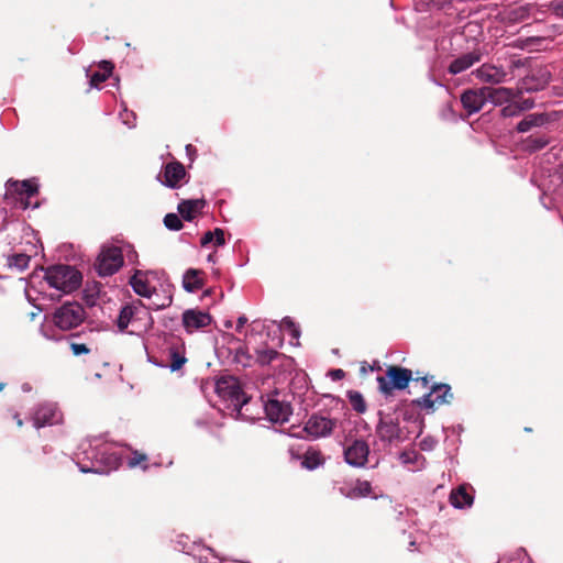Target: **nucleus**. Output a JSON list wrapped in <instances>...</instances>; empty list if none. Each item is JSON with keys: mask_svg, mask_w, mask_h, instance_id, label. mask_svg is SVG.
I'll list each match as a JSON object with an SVG mask.
<instances>
[{"mask_svg": "<svg viewBox=\"0 0 563 563\" xmlns=\"http://www.w3.org/2000/svg\"><path fill=\"white\" fill-rule=\"evenodd\" d=\"M233 361L236 364H241L243 367H246L251 365L252 356L245 346L240 345L235 349Z\"/></svg>", "mask_w": 563, "mask_h": 563, "instance_id": "c9c22d12", "label": "nucleus"}, {"mask_svg": "<svg viewBox=\"0 0 563 563\" xmlns=\"http://www.w3.org/2000/svg\"><path fill=\"white\" fill-rule=\"evenodd\" d=\"M5 384L4 383H0V391L4 388Z\"/></svg>", "mask_w": 563, "mask_h": 563, "instance_id": "864d4df0", "label": "nucleus"}, {"mask_svg": "<svg viewBox=\"0 0 563 563\" xmlns=\"http://www.w3.org/2000/svg\"><path fill=\"white\" fill-rule=\"evenodd\" d=\"M515 100L517 101V104L520 108V112L526 111V110H530L534 106L533 99H531V98L522 99L521 95H519V97L516 98Z\"/></svg>", "mask_w": 563, "mask_h": 563, "instance_id": "c03bdc74", "label": "nucleus"}, {"mask_svg": "<svg viewBox=\"0 0 563 563\" xmlns=\"http://www.w3.org/2000/svg\"><path fill=\"white\" fill-rule=\"evenodd\" d=\"M99 71H95L90 75V85L92 87H99L100 84L104 82L112 74L114 65L110 60H101L99 63Z\"/></svg>", "mask_w": 563, "mask_h": 563, "instance_id": "bb28decb", "label": "nucleus"}, {"mask_svg": "<svg viewBox=\"0 0 563 563\" xmlns=\"http://www.w3.org/2000/svg\"><path fill=\"white\" fill-rule=\"evenodd\" d=\"M186 362L187 358L183 353H180L177 349H170L168 366L173 372L180 369Z\"/></svg>", "mask_w": 563, "mask_h": 563, "instance_id": "f704fd0d", "label": "nucleus"}, {"mask_svg": "<svg viewBox=\"0 0 563 563\" xmlns=\"http://www.w3.org/2000/svg\"><path fill=\"white\" fill-rule=\"evenodd\" d=\"M31 257L24 253L13 254L8 257V265L22 272L27 268Z\"/></svg>", "mask_w": 563, "mask_h": 563, "instance_id": "473e14b6", "label": "nucleus"}, {"mask_svg": "<svg viewBox=\"0 0 563 563\" xmlns=\"http://www.w3.org/2000/svg\"><path fill=\"white\" fill-rule=\"evenodd\" d=\"M211 320L208 312L196 309H188L183 313V324L188 332L208 327Z\"/></svg>", "mask_w": 563, "mask_h": 563, "instance_id": "2eb2a0df", "label": "nucleus"}, {"mask_svg": "<svg viewBox=\"0 0 563 563\" xmlns=\"http://www.w3.org/2000/svg\"><path fill=\"white\" fill-rule=\"evenodd\" d=\"M551 80V71L545 66L532 68L518 84V92H536L543 90Z\"/></svg>", "mask_w": 563, "mask_h": 563, "instance_id": "6e6552de", "label": "nucleus"}, {"mask_svg": "<svg viewBox=\"0 0 563 563\" xmlns=\"http://www.w3.org/2000/svg\"><path fill=\"white\" fill-rule=\"evenodd\" d=\"M45 279L52 287L67 294L79 288L82 276L73 266L55 265L47 269Z\"/></svg>", "mask_w": 563, "mask_h": 563, "instance_id": "f257e3e1", "label": "nucleus"}, {"mask_svg": "<svg viewBox=\"0 0 563 563\" xmlns=\"http://www.w3.org/2000/svg\"><path fill=\"white\" fill-rule=\"evenodd\" d=\"M187 176V172L180 162L174 161L163 166L162 184L169 188H178L181 180Z\"/></svg>", "mask_w": 563, "mask_h": 563, "instance_id": "f8f14e48", "label": "nucleus"}, {"mask_svg": "<svg viewBox=\"0 0 563 563\" xmlns=\"http://www.w3.org/2000/svg\"><path fill=\"white\" fill-rule=\"evenodd\" d=\"M136 323H140L139 328L143 327L144 329L153 324L148 308L140 299L123 306L117 320V325L122 332L128 329L129 324L134 325Z\"/></svg>", "mask_w": 563, "mask_h": 563, "instance_id": "f03ea898", "label": "nucleus"}, {"mask_svg": "<svg viewBox=\"0 0 563 563\" xmlns=\"http://www.w3.org/2000/svg\"><path fill=\"white\" fill-rule=\"evenodd\" d=\"M549 121L548 115L544 113H531L526 115L517 125V131L526 133L532 128L542 126Z\"/></svg>", "mask_w": 563, "mask_h": 563, "instance_id": "a878e982", "label": "nucleus"}, {"mask_svg": "<svg viewBox=\"0 0 563 563\" xmlns=\"http://www.w3.org/2000/svg\"><path fill=\"white\" fill-rule=\"evenodd\" d=\"M338 422V419L313 413L306 421L303 431L313 439L325 438L333 433Z\"/></svg>", "mask_w": 563, "mask_h": 563, "instance_id": "9d476101", "label": "nucleus"}, {"mask_svg": "<svg viewBox=\"0 0 563 563\" xmlns=\"http://www.w3.org/2000/svg\"><path fill=\"white\" fill-rule=\"evenodd\" d=\"M512 101L514 102L507 104L506 107H504L501 109L503 117L509 118V117L518 115L520 113V108L517 104V101L516 100H512Z\"/></svg>", "mask_w": 563, "mask_h": 563, "instance_id": "79ce46f5", "label": "nucleus"}, {"mask_svg": "<svg viewBox=\"0 0 563 563\" xmlns=\"http://www.w3.org/2000/svg\"><path fill=\"white\" fill-rule=\"evenodd\" d=\"M487 99L486 92H484V87L479 89H467L461 96L463 108L467 111L468 114L481 111Z\"/></svg>", "mask_w": 563, "mask_h": 563, "instance_id": "4468645a", "label": "nucleus"}, {"mask_svg": "<svg viewBox=\"0 0 563 563\" xmlns=\"http://www.w3.org/2000/svg\"><path fill=\"white\" fill-rule=\"evenodd\" d=\"M475 75L478 79L490 84H499L506 77V73L501 68L490 64H483L476 69Z\"/></svg>", "mask_w": 563, "mask_h": 563, "instance_id": "4be33fe9", "label": "nucleus"}, {"mask_svg": "<svg viewBox=\"0 0 563 563\" xmlns=\"http://www.w3.org/2000/svg\"><path fill=\"white\" fill-rule=\"evenodd\" d=\"M256 354V363L261 366H265L271 364L273 361L283 358L286 360V355L279 353L278 351L268 347L267 345L263 347H258L255 350Z\"/></svg>", "mask_w": 563, "mask_h": 563, "instance_id": "cd10ccee", "label": "nucleus"}, {"mask_svg": "<svg viewBox=\"0 0 563 563\" xmlns=\"http://www.w3.org/2000/svg\"><path fill=\"white\" fill-rule=\"evenodd\" d=\"M268 419L273 422H286L291 415V406L277 399H268L264 406Z\"/></svg>", "mask_w": 563, "mask_h": 563, "instance_id": "dca6fc26", "label": "nucleus"}, {"mask_svg": "<svg viewBox=\"0 0 563 563\" xmlns=\"http://www.w3.org/2000/svg\"><path fill=\"white\" fill-rule=\"evenodd\" d=\"M452 399L451 386L444 383H435L431 386L429 393L413 400V404L421 409L434 410L435 407L451 404Z\"/></svg>", "mask_w": 563, "mask_h": 563, "instance_id": "423d86ee", "label": "nucleus"}, {"mask_svg": "<svg viewBox=\"0 0 563 563\" xmlns=\"http://www.w3.org/2000/svg\"><path fill=\"white\" fill-rule=\"evenodd\" d=\"M376 433L380 441L391 443L401 439V429L397 419L380 418L376 426Z\"/></svg>", "mask_w": 563, "mask_h": 563, "instance_id": "ddd939ff", "label": "nucleus"}, {"mask_svg": "<svg viewBox=\"0 0 563 563\" xmlns=\"http://www.w3.org/2000/svg\"><path fill=\"white\" fill-rule=\"evenodd\" d=\"M225 327L230 328V327H232V323L229 321V322L225 323Z\"/></svg>", "mask_w": 563, "mask_h": 563, "instance_id": "6e6d98bb", "label": "nucleus"}, {"mask_svg": "<svg viewBox=\"0 0 563 563\" xmlns=\"http://www.w3.org/2000/svg\"><path fill=\"white\" fill-rule=\"evenodd\" d=\"M329 376L332 378V380H340V379L344 378L345 372L341 368L331 369L329 372Z\"/></svg>", "mask_w": 563, "mask_h": 563, "instance_id": "a18cd8bd", "label": "nucleus"}, {"mask_svg": "<svg viewBox=\"0 0 563 563\" xmlns=\"http://www.w3.org/2000/svg\"><path fill=\"white\" fill-rule=\"evenodd\" d=\"M246 322H247V318L245 316L239 317L238 322H236V331L241 332Z\"/></svg>", "mask_w": 563, "mask_h": 563, "instance_id": "de8ad7c7", "label": "nucleus"}, {"mask_svg": "<svg viewBox=\"0 0 563 563\" xmlns=\"http://www.w3.org/2000/svg\"><path fill=\"white\" fill-rule=\"evenodd\" d=\"M76 336H78V334L70 335L69 347L71 350L73 355L80 356L90 353V349L86 343H78L74 341V338Z\"/></svg>", "mask_w": 563, "mask_h": 563, "instance_id": "ea45409f", "label": "nucleus"}, {"mask_svg": "<svg viewBox=\"0 0 563 563\" xmlns=\"http://www.w3.org/2000/svg\"><path fill=\"white\" fill-rule=\"evenodd\" d=\"M549 7L556 18L563 19V0L552 1Z\"/></svg>", "mask_w": 563, "mask_h": 563, "instance_id": "37998d69", "label": "nucleus"}, {"mask_svg": "<svg viewBox=\"0 0 563 563\" xmlns=\"http://www.w3.org/2000/svg\"><path fill=\"white\" fill-rule=\"evenodd\" d=\"M415 382L421 383L422 387H427L429 384L428 376H420V372H417V377L415 378Z\"/></svg>", "mask_w": 563, "mask_h": 563, "instance_id": "49530a36", "label": "nucleus"}, {"mask_svg": "<svg viewBox=\"0 0 563 563\" xmlns=\"http://www.w3.org/2000/svg\"><path fill=\"white\" fill-rule=\"evenodd\" d=\"M123 254L119 246L103 247L100 252L95 267L100 276H111L123 265Z\"/></svg>", "mask_w": 563, "mask_h": 563, "instance_id": "0eeeda50", "label": "nucleus"}, {"mask_svg": "<svg viewBox=\"0 0 563 563\" xmlns=\"http://www.w3.org/2000/svg\"><path fill=\"white\" fill-rule=\"evenodd\" d=\"M212 242L216 246H221L225 243L224 231L222 229L217 228L214 231H207L200 240V244L203 247Z\"/></svg>", "mask_w": 563, "mask_h": 563, "instance_id": "c756f323", "label": "nucleus"}, {"mask_svg": "<svg viewBox=\"0 0 563 563\" xmlns=\"http://www.w3.org/2000/svg\"><path fill=\"white\" fill-rule=\"evenodd\" d=\"M369 452V445L364 439L345 440L343 455L349 465L364 467L368 462Z\"/></svg>", "mask_w": 563, "mask_h": 563, "instance_id": "1a4fd4ad", "label": "nucleus"}, {"mask_svg": "<svg viewBox=\"0 0 563 563\" xmlns=\"http://www.w3.org/2000/svg\"><path fill=\"white\" fill-rule=\"evenodd\" d=\"M203 274L205 273L200 269L189 268L184 275V288L189 292H195L201 289L205 285V279L202 277Z\"/></svg>", "mask_w": 563, "mask_h": 563, "instance_id": "b1692460", "label": "nucleus"}, {"mask_svg": "<svg viewBox=\"0 0 563 563\" xmlns=\"http://www.w3.org/2000/svg\"><path fill=\"white\" fill-rule=\"evenodd\" d=\"M537 11V4L528 3L512 10L511 15L516 21H523L534 15Z\"/></svg>", "mask_w": 563, "mask_h": 563, "instance_id": "2f4dec72", "label": "nucleus"}, {"mask_svg": "<svg viewBox=\"0 0 563 563\" xmlns=\"http://www.w3.org/2000/svg\"><path fill=\"white\" fill-rule=\"evenodd\" d=\"M164 291H165V295L162 298L152 300L150 308L159 310V309L167 308L172 305L173 295H172L170 290L168 289V290H164Z\"/></svg>", "mask_w": 563, "mask_h": 563, "instance_id": "58836bf2", "label": "nucleus"}, {"mask_svg": "<svg viewBox=\"0 0 563 563\" xmlns=\"http://www.w3.org/2000/svg\"><path fill=\"white\" fill-rule=\"evenodd\" d=\"M361 372L366 373V367L364 365L362 366Z\"/></svg>", "mask_w": 563, "mask_h": 563, "instance_id": "5fc2aeb1", "label": "nucleus"}, {"mask_svg": "<svg viewBox=\"0 0 563 563\" xmlns=\"http://www.w3.org/2000/svg\"><path fill=\"white\" fill-rule=\"evenodd\" d=\"M280 328L289 331V333L294 338H298L300 334V331L298 327L296 325L295 321L290 317H285L280 322Z\"/></svg>", "mask_w": 563, "mask_h": 563, "instance_id": "a19ab883", "label": "nucleus"}, {"mask_svg": "<svg viewBox=\"0 0 563 563\" xmlns=\"http://www.w3.org/2000/svg\"><path fill=\"white\" fill-rule=\"evenodd\" d=\"M474 497L467 493L466 485H460L457 488L453 489L450 494V503L455 508H465L471 507L473 505Z\"/></svg>", "mask_w": 563, "mask_h": 563, "instance_id": "393cba45", "label": "nucleus"}, {"mask_svg": "<svg viewBox=\"0 0 563 563\" xmlns=\"http://www.w3.org/2000/svg\"><path fill=\"white\" fill-rule=\"evenodd\" d=\"M153 274L152 272L135 271L133 276H131L129 284L139 296L152 298L154 295L155 288L150 286L148 279V276Z\"/></svg>", "mask_w": 563, "mask_h": 563, "instance_id": "a211bd4d", "label": "nucleus"}, {"mask_svg": "<svg viewBox=\"0 0 563 563\" xmlns=\"http://www.w3.org/2000/svg\"><path fill=\"white\" fill-rule=\"evenodd\" d=\"M523 144L526 150L537 152L549 144V139L544 135H530L525 140Z\"/></svg>", "mask_w": 563, "mask_h": 563, "instance_id": "7c9ffc66", "label": "nucleus"}, {"mask_svg": "<svg viewBox=\"0 0 563 563\" xmlns=\"http://www.w3.org/2000/svg\"><path fill=\"white\" fill-rule=\"evenodd\" d=\"M14 419L16 420L18 427H22L23 426V420L19 417V415H15Z\"/></svg>", "mask_w": 563, "mask_h": 563, "instance_id": "09e8293b", "label": "nucleus"}, {"mask_svg": "<svg viewBox=\"0 0 563 563\" xmlns=\"http://www.w3.org/2000/svg\"><path fill=\"white\" fill-rule=\"evenodd\" d=\"M186 151H187L188 153H192V151H195V147H194L191 144H188V145L186 146Z\"/></svg>", "mask_w": 563, "mask_h": 563, "instance_id": "8fccbe9b", "label": "nucleus"}, {"mask_svg": "<svg viewBox=\"0 0 563 563\" xmlns=\"http://www.w3.org/2000/svg\"><path fill=\"white\" fill-rule=\"evenodd\" d=\"M38 192V186L32 180H9L7 183V194L5 197H13L14 199H19L23 209L29 208L30 202L29 198L34 197Z\"/></svg>", "mask_w": 563, "mask_h": 563, "instance_id": "9b49d317", "label": "nucleus"}, {"mask_svg": "<svg viewBox=\"0 0 563 563\" xmlns=\"http://www.w3.org/2000/svg\"><path fill=\"white\" fill-rule=\"evenodd\" d=\"M59 418L60 415L53 405H43L34 413V427L40 429L47 424H54L58 422Z\"/></svg>", "mask_w": 563, "mask_h": 563, "instance_id": "aec40b11", "label": "nucleus"}, {"mask_svg": "<svg viewBox=\"0 0 563 563\" xmlns=\"http://www.w3.org/2000/svg\"><path fill=\"white\" fill-rule=\"evenodd\" d=\"M290 453L295 459H302V467L310 471L316 470L324 463V457L322 456L321 451L314 448H309L302 456L300 454H295L292 450H290Z\"/></svg>", "mask_w": 563, "mask_h": 563, "instance_id": "5701e85b", "label": "nucleus"}, {"mask_svg": "<svg viewBox=\"0 0 563 563\" xmlns=\"http://www.w3.org/2000/svg\"><path fill=\"white\" fill-rule=\"evenodd\" d=\"M349 401L353 408L358 413H364L366 411V402L363 395L356 390L347 391Z\"/></svg>", "mask_w": 563, "mask_h": 563, "instance_id": "72a5a7b5", "label": "nucleus"}, {"mask_svg": "<svg viewBox=\"0 0 563 563\" xmlns=\"http://www.w3.org/2000/svg\"><path fill=\"white\" fill-rule=\"evenodd\" d=\"M525 431L530 432V431H532V430H531V428H528V427H527V428H525Z\"/></svg>", "mask_w": 563, "mask_h": 563, "instance_id": "4d7b16f0", "label": "nucleus"}, {"mask_svg": "<svg viewBox=\"0 0 563 563\" xmlns=\"http://www.w3.org/2000/svg\"><path fill=\"white\" fill-rule=\"evenodd\" d=\"M86 318L84 307L78 302H65L52 314V322L58 329L68 331L80 325Z\"/></svg>", "mask_w": 563, "mask_h": 563, "instance_id": "7ed1b4c3", "label": "nucleus"}, {"mask_svg": "<svg viewBox=\"0 0 563 563\" xmlns=\"http://www.w3.org/2000/svg\"><path fill=\"white\" fill-rule=\"evenodd\" d=\"M412 371L397 365L388 366L386 377L378 376V389L385 396L393 394L394 389H405L412 380Z\"/></svg>", "mask_w": 563, "mask_h": 563, "instance_id": "20e7f679", "label": "nucleus"}, {"mask_svg": "<svg viewBox=\"0 0 563 563\" xmlns=\"http://www.w3.org/2000/svg\"><path fill=\"white\" fill-rule=\"evenodd\" d=\"M482 56V51L479 48H474L472 52L463 54L453 59L448 68V71L451 75L461 74L471 68L474 64L481 62Z\"/></svg>", "mask_w": 563, "mask_h": 563, "instance_id": "f3484780", "label": "nucleus"}, {"mask_svg": "<svg viewBox=\"0 0 563 563\" xmlns=\"http://www.w3.org/2000/svg\"><path fill=\"white\" fill-rule=\"evenodd\" d=\"M147 460H148V457L145 453L134 451L132 453V456L128 461V465L131 468H134V467L141 465L142 468L145 471V470H147V464H146Z\"/></svg>", "mask_w": 563, "mask_h": 563, "instance_id": "e433bc0d", "label": "nucleus"}, {"mask_svg": "<svg viewBox=\"0 0 563 563\" xmlns=\"http://www.w3.org/2000/svg\"><path fill=\"white\" fill-rule=\"evenodd\" d=\"M372 494V485L367 481L357 479L354 487L350 489L349 493L345 494L349 498H361L367 497Z\"/></svg>", "mask_w": 563, "mask_h": 563, "instance_id": "c85d7f7f", "label": "nucleus"}, {"mask_svg": "<svg viewBox=\"0 0 563 563\" xmlns=\"http://www.w3.org/2000/svg\"><path fill=\"white\" fill-rule=\"evenodd\" d=\"M205 207V199H185L178 203L177 210L181 219L192 221L198 214H201Z\"/></svg>", "mask_w": 563, "mask_h": 563, "instance_id": "6ab92c4d", "label": "nucleus"}, {"mask_svg": "<svg viewBox=\"0 0 563 563\" xmlns=\"http://www.w3.org/2000/svg\"><path fill=\"white\" fill-rule=\"evenodd\" d=\"M164 224L168 230L179 231L183 229V221L180 217L176 213H167L164 217Z\"/></svg>", "mask_w": 563, "mask_h": 563, "instance_id": "4c0bfd02", "label": "nucleus"}, {"mask_svg": "<svg viewBox=\"0 0 563 563\" xmlns=\"http://www.w3.org/2000/svg\"><path fill=\"white\" fill-rule=\"evenodd\" d=\"M208 261H209V262H214V261H216V256H214V254H209V255H208Z\"/></svg>", "mask_w": 563, "mask_h": 563, "instance_id": "3c124183", "label": "nucleus"}, {"mask_svg": "<svg viewBox=\"0 0 563 563\" xmlns=\"http://www.w3.org/2000/svg\"><path fill=\"white\" fill-rule=\"evenodd\" d=\"M210 294H211V289H208V290H206V291H205V294H203V295H205V296H209Z\"/></svg>", "mask_w": 563, "mask_h": 563, "instance_id": "603ef678", "label": "nucleus"}, {"mask_svg": "<svg viewBox=\"0 0 563 563\" xmlns=\"http://www.w3.org/2000/svg\"><path fill=\"white\" fill-rule=\"evenodd\" d=\"M484 92H486L487 101H492L495 104H503L505 102H509L519 97L518 89L512 90L506 87H484Z\"/></svg>", "mask_w": 563, "mask_h": 563, "instance_id": "412c9836", "label": "nucleus"}, {"mask_svg": "<svg viewBox=\"0 0 563 563\" xmlns=\"http://www.w3.org/2000/svg\"><path fill=\"white\" fill-rule=\"evenodd\" d=\"M216 391L221 398L230 401L233 409L239 413H241L243 406L249 402V397L235 379H219L216 384Z\"/></svg>", "mask_w": 563, "mask_h": 563, "instance_id": "39448f33", "label": "nucleus"}]
</instances>
